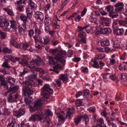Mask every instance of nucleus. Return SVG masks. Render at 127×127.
<instances>
[{
    "mask_svg": "<svg viewBox=\"0 0 127 127\" xmlns=\"http://www.w3.org/2000/svg\"><path fill=\"white\" fill-rule=\"evenodd\" d=\"M41 94L43 96L38 99L33 106H30V112L33 113L39 109L42 104L45 103L46 101V99L49 97V95L53 93V90L50 88V86L48 84H45L41 88Z\"/></svg>",
    "mask_w": 127,
    "mask_h": 127,
    "instance_id": "nucleus-1",
    "label": "nucleus"
},
{
    "mask_svg": "<svg viewBox=\"0 0 127 127\" xmlns=\"http://www.w3.org/2000/svg\"><path fill=\"white\" fill-rule=\"evenodd\" d=\"M40 62L37 59H32L30 62L29 64L28 65V67L31 70L32 72V74L30 76V78L34 79L36 78L37 75V72H38L39 76L43 80L46 81H48L49 80V77L47 74L44 75L45 72L44 70L42 68H36L34 65H36L37 66L40 65Z\"/></svg>",
    "mask_w": 127,
    "mask_h": 127,
    "instance_id": "nucleus-2",
    "label": "nucleus"
},
{
    "mask_svg": "<svg viewBox=\"0 0 127 127\" xmlns=\"http://www.w3.org/2000/svg\"><path fill=\"white\" fill-rule=\"evenodd\" d=\"M22 84V90L25 101L26 104H29L31 103L32 99V97L30 96L33 92L32 87H35L36 85L33 82L28 81L23 82Z\"/></svg>",
    "mask_w": 127,
    "mask_h": 127,
    "instance_id": "nucleus-3",
    "label": "nucleus"
},
{
    "mask_svg": "<svg viewBox=\"0 0 127 127\" xmlns=\"http://www.w3.org/2000/svg\"><path fill=\"white\" fill-rule=\"evenodd\" d=\"M66 54V52L65 51H61L55 55V58L52 56H48L47 58L48 59L49 63L51 65L54 66L57 64L58 61L64 64L65 62V56Z\"/></svg>",
    "mask_w": 127,
    "mask_h": 127,
    "instance_id": "nucleus-4",
    "label": "nucleus"
},
{
    "mask_svg": "<svg viewBox=\"0 0 127 127\" xmlns=\"http://www.w3.org/2000/svg\"><path fill=\"white\" fill-rule=\"evenodd\" d=\"M18 86H14L11 88L7 91L6 93L8 94L9 93L11 95H9L7 98L8 101L9 102H12L18 98L19 95L18 94H16L14 95H11L12 94L15 93L18 90Z\"/></svg>",
    "mask_w": 127,
    "mask_h": 127,
    "instance_id": "nucleus-5",
    "label": "nucleus"
},
{
    "mask_svg": "<svg viewBox=\"0 0 127 127\" xmlns=\"http://www.w3.org/2000/svg\"><path fill=\"white\" fill-rule=\"evenodd\" d=\"M42 113L41 111H38L34 114H32L29 118V121L35 122L41 120L42 119Z\"/></svg>",
    "mask_w": 127,
    "mask_h": 127,
    "instance_id": "nucleus-6",
    "label": "nucleus"
},
{
    "mask_svg": "<svg viewBox=\"0 0 127 127\" xmlns=\"http://www.w3.org/2000/svg\"><path fill=\"white\" fill-rule=\"evenodd\" d=\"M10 43L11 45L16 48L20 49H23L26 50L29 46V44L28 43H25L21 44L17 43L15 41H11Z\"/></svg>",
    "mask_w": 127,
    "mask_h": 127,
    "instance_id": "nucleus-7",
    "label": "nucleus"
},
{
    "mask_svg": "<svg viewBox=\"0 0 127 127\" xmlns=\"http://www.w3.org/2000/svg\"><path fill=\"white\" fill-rule=\"evenodd\" d=\"M91 61V64L92 67L96 68H98L100 66H102L104 65V63L101 61L99 62V64L98 62L99 60L96 57L92 59Z\"/></svg>",
    "mask_w": 127,
    "mask_h": 127,
    "instance_id": "nucleus-8",
    "label": "nucleus"
},
{
    "mask_svg": "<svg viewBox=\"0 0 127 127\" xmlns=\"http://www.w3.org/2000/svg\"><path fill=\"white\" fill-rule=\"evenodd\" d=\"M2 66L3 68L0 69V71L4 74H8L9 72V68L10 67V66L8 64L7 60L3 62Z\"/></svg>",
    "mask_w": 127,
    "mask_h": 127,
    "instance_id": "nucleus-9",
    "label": "nucleus"
},
{
    "mask_svg": "<svg viewBox=\"0 0 127 127\" xmlns=\"http://www.w3.org/2000/svg\"><path fill=\"white\" fill-rule=\"evenodd\" d=\"M34 16L36 19V20L40 24L42 23L44 18V16L42 12H36L34 14Z\"/></svg>",
    "mask_w": 127,
    "mask_h": 127,
    "instance_id": "nucleus-10",
    "label": "nucleus"
},
{
    "mask_svg": "<svg viewBox=\"0 0 127 127\" xmlns=\"http://www.w3.org/2000/svg\"><path fill=\"white\" fill-rule=\"evenodd\" d=\"M78 36L79 38V42L84 43V44L86 43V34L85 32L82 31L79 32Z\"/></svg>",
    "mask_w": 127,
    "mask_h": 127,
    "instance_id": "nucleus-11",
    "label": "nucleus"
},
{
    "mask_svg": "<svg viewBox=\"0 0 127 127\" xmlns=\"http://www.w3.org/2000/svg\"><path fill=\"white\" fill-rule=\"evenodd\" d=\"M9 25V20L2 17H0V27L2 28L5 27L4 28H6V27Z\"/></svg>",
    "mask_w": 127,
    "mask_h": 127,
    "instance_id": "nucleus-12",
    "label": "nucleus"
},
{
    "mask_svg": "<svg viewBox=\"0 0 127 127\" xmlns=\"http://www.w3.org/2000/svg\"><path fill=\"white\" fill-rule=\"evenodd\" d=\"M7 127H20V125L17 123L16 120L13 118L11 119Z\"/></svg>",
    "mask_w": 127,
    "mask_h": 127,
    "instance_id": "nucleus-13",
    "label": "nucleus"
},
{
    "mask_svg": "<svg viewBox=\"0 0 127 127\" xmlns=\"http://www.w3.org/2000/svg\"><path fill=\"white\" fill-rule=\"evenodd\" d=\"M25 112L24 109H20L14 112L13 114L14 116H16L17 118H19L24 115Z\"/></svg>",
    "mask_w": 127,
    "mask_h": 127,
    "instance_id": "nucleus-14",
    "label": "nucleus"
},
{
    "mask_svg": "<svg viewBox=\"0 0 127 127\" xmlns=\"http://www.w3.org/2000/svg\"><path fill=\"white\" fill-rule=\"evenodd\" d=\"M100 19L102 20L100 22L102 25L106 26H109L110 25V22H111V20L109 18L101 17Z\"/></svg>",
    "mask_w": 127,
    "mask_h": 127,
    "instance_id": "nucleus-15",
    "label": "nucleus"
},
{
    "mask_svg": "<svg viewBox=\"0 0 127 127\" xmlns=\"http://www.w3.org/2000/svg\"><path fill=\"white\" fill-rule=\"evenodd\" d=\"M33 10V9H32L28 5L26 7V14L31 22L32 21L31 18L32 17Z\"/></svg>",
    "mask_w": 127,
    "mask_h": 127,
    "instance_id": "nucleus-16",
    "label": "nucleus"
},
{
    "mask_svg": "<svg viewBox=\"0 0 127 127\" xmlns=\"http://www.w3.org/2000/svg\"><path fill=\"white\" fill-rule=\"evenodd\" d=\"M34 31L35 35L33 37V39L35 42L39 41V37L38 36L40 34L41 32L40 30L37 28H35Z\"/></svg>",
    "mask_w": 127,
    "mask_h": 127,
    "instance_id": "nucleus-17",
    "label": "nucleus"
},
{
    "mask_svg": "<svg viewBox=\"0 0 127 127\" xmlns=\"http://www.w3.org/2000/svg\"><path fill=\"white\" fill-rule=\"evenodd\" d=\"M115 10L116 11H121L123 8L124 5L122 2H119L115 4Z\"/></svg>",
    "mask_w": 127,
    "mask_h": 127,
    "instance_id": "nucleus-18",
    "label": "nucleus"
},
{
    "mask_svg": "<svg viewBox=\"0 0 127 127\" xmlns=\"http://www.w3.org/2000/svg\"><path fill=\"white\" fill-rule=\"evenodd\" d=\"M74 109L72 107L69 108L68 111L66 114V118L67 119H70L72 117L73 113L74 112Z\"/></svg>",
    "mask_w": 127,
    "mask_h": 127,
    "instance_id": "nucleus-19",
    "label": "nucleus"
},
{
    "mask_svg": "<svg viewBox=\"0 0 127 127\" xmlns=\"http://www.w3.org/2000/svg\"><path fill=\"white\" fill-rule=\"evenodd\" d=\"M59 78L63 82L65 83H66L68 80L67 75L65 74H60Z\"/></svg>",
    "mask_w": 127,
    "mask_h": 127,
    "instance_id": "nucleus-20",
    "label": "nucleus"
},
{
    "mask_svg": "<svg viewBox=\"0 0 127 127\" xmlns=\"http://www.w3.org/2000/svg\"><path fill=\"white\" fill-rule=\"evenodd\" d=\"M44 41L41 40L40 39H39V41H37L36 42H39L40 43L43 44L44 45L47 44L49 42L50 40L49 36H46L43 38Z\"/></svg>",
    "mask_w": 127,
    "mask_h": 127,
    "instance_id": "nucleus-21",
    "label": "nucleus"
},
{
    "mask_svg": "<svg viewBox=\"0 0 127 127\" xmlns=\"http://www.w3.org/2000/svg\"><path fill=\"white\" fill-rule=\"evenodd\" d=\"M7 57L12 62L14 63L17 62H18L20 60L19 58L11 55L7 56Z\"/></svg>",
    "mask_w": 127,
    "mask_h": 127,
    "instance_id": "nucleus-22",
    "label": "nucleus"
},
{
    "mask_svg": "<svg viewBox=\"0 0 127 127\" xmlns=\"http://www.w3.org/2000/svg\"><path fill=\"white\" fill-rule=\"evenodd\" d=\"M28 3V5L31 7L32 9L34 10L37 8V5L32 0H29Z\"/></svg>",
    "mask_w": 127,
    "mask_h": 127,
    "instance_id": "nucleus-23",
    "label": "nucleus"
},
{
    "mask_svg": "<svg viewBox=\"0 0 127 127\" xmlns=\"http://www.w3.org/2000/svg\"><path fill=\"white\" fill-rule=\"evenodd\" d=\"M113 32L115 34L117 35H122L124 31L123 29H114Z\"/></svg>",
    "mask_w": 127,
    "mask_h": 127,
    "instance_id": "nucleus-24",
    "label": "nucleus"
},
{
    "mask_svg": "<svg viewBox=\"0 0 127 127\" xmlns=\"http://www.w3.org/2000/svg\"><path fill=\"white\" fill-rule=\"evenodd\" d=\"M117 24H118L120 25H122L127 27V17L125 18V20H117L116 21Z\"/></svg>",
    "mask_w": 127,
    "mask_h": 127,
    "instance_id": "nucleus-25",
    "label": "nucleus"
},
{
    "mask_svg": "<svg viewBox=\"0 0 127 127\" xmlns=\"http://www.w3.org/2000/svg\"><path fill=\"white\" fill-rule=\"evenodd\" d=\"M52 67L54 69H49V70H51L53 71V72L56 73L57 74H59V73L60 71L58 70L57 69L61 68L60 65L59 64H57L54 66H52Z\"/></svg>",
    "mask_w": 127,
    "mask_h": 127,
    "instance_id": "nucleus-26",
    "label": "nucleus"
},
{
    "mask_svg": "<svg viewBox=\"0 0 127 127\" xmlns=\"http://www.w3.org/2000/svg\"><path fill=\"white\" fill-rule=\"evenodd\" d=\"M59 118L58 121L59 122L58 124L59 125H61V124H63L66 118L62 115H60L58 116Z\"/></svg>",
    "mask_w": 127,
    "mask_h": 127,
    "instance_id": "nucleus-27",
    "label": "nucleus"
},
{
    "mask_svg": "<svg viewBox=\"0 0 127 127\" xmlns=\"http://www.w3.org/2000/svg\"><path fill=\"white\" fill-rule=\"evenodd\" d=\"M120 79L123 81L126 80L127 79V73H121L118 75Z\"/></svg>",
    "mask_w": 127,
    "mask_h": 127,
    "instance_id": "nucleus-28",
    "label": "nucleus"
},
{
    "mask_svg": "<svg viewBox=\"0 0 127 127\" xmlns=\"http://www.w3.org/2000/svg\"><path fill=\"white\" fill-rule=\"evenodd\" d=\"M81 119L83 118L85 121L86 125L88 124L89 123V118L88 116L86 115H81Z\"/></svg>",
    "mask_w": 127,
    "mask_h": 127,
    "instance_id": "nucleus-29",
    "label": "nucleus"
},
{
    "mask_svg": "<svg viewBox=\"0 0 127 127\" xmlns=\"http://www.w3.org/2000/svg\"><path fill=\"white\" fill-rule=\"evenodd\" d=\"M20 18L21 20L23 21V23H26L28 21L27 19H29L28 16H26L25 15L22 13L20 14Z\"/></svg>",
    "mask_w": 127,
    "mask_h": 127,
    "instance_id": "nucleus-30",
    "label": "nucleus"
},
{
    "mask_svg": "<svg viewBox=\"0 0 127 127\" xmlns=\"http://www.w3.org/2000/svg\"><path fill=\"white\" fill-rule=\"evenodd\" d=\"M0 84L2 86H7L6 81L2 75H0Z\"/></svg>",
    "mask_w": 127,
    "mask_h": 127,
    "instance_id": "nucleus-31",
    "label": "nucleus"
},
{
    "mask_svg": "<svg viewBox=\"0 0 127 127\" xmlns=\"http://www.w3.org/2000/svg\"><path fill=\"white\" fill-rule=\"evenodd\" d=\"M111 42L113 44V46L114 48H119L120 47L119 42L117 40L112 41Z\"/></svg>",
    "mask_w": 127,
    "mask_h": 127,
    "instance_id": "nucleus-32",
    "label": "nucleus"
},
{
    "mask_svg": "<svg viewBox=\"0 0 127 127\" xmlns=\"http://www.w3.org/2000/svg\"><path fill=\"white\" fill-rule=\"evenodd\" d=\"M82 99H77L75 101V104L77 106H83L84 103L82 101Z\"/></svg>",
    "mask_w": 127,
    "mask_h": 127,
    "instance_id": "nucleus-33",
    "label": "nucleus"
},
{
    "mask_svg": "<svg viewBox=\"0 0 127 127\" xmlns=\"http://www.w3.org/2000/svg\"><path fill=\"white\" fill-rule=\"evenodd\" d=\"M109 40L107 39H105L100 42L101 45L103 47L108 46L110 45Z\"/></svg>",
    "mask_w": 127,
    "mask_h": 127,
    "instance_id": "nucleus-34",
    "label": "nucleus"
},
{
    "mask_svg": "<svg viewBox=\"0 0 127 127\" xmlns=\"http://www.w3.org/2000/svg\"><path fill=\"white\" fill-rule=\"evenodd\" d=\"M103 120L102 119H100L98 122V124L95 127L93 126L91 127H103Z\"/></svg>",
    "mask_w": 127,
    "mask_h": 127,
    "instance_id": "nucleus-35",
    "label": "nucleus"
},
{
    "mask_svg": "<svg viewBox=\"0 0 127 127\" xmlns=\"http://www.w3.org/2000/svg\"><path fill=\"white\" fill-rule=\"evenodd\" d=\"M81 120V115L80 116H77L74 118V122L76 125H78Z\"/></svg>",
    "mask_w": 127,
    "mask_h": 127,
    "instance_id": "nucleus-36",
    "label": "nucleus"
},
{
    "mask_svg": "<svg viewBox=\"0 0 127 127\" xmlns=\"http://www.w3.org/2000/svg\"><path fill=\"white\" fill-rule=\"evenodd\" d=\"M114 6L111 5H108L105 7V9L106 11L109 12V13L113 11L114 10Z\"/></svg>",
    "mask_w": 127,
    "mask_h": 127,
    "instance_id": "nucleus-37",
    "label": "nucleus"
},
{
    "mask_svg": "<svg viewBox=\"0 0 127 127\" xmlns=\"http://www.w3.org/2000/svg\"><path fill=\"white\" fill-rule=\"evenodd\" d=\"M7 82L9 83L11 85H14L16 80L15 79L11 77H8L7 78Z\"/></svg>",
    "mask_w": 127,
    "mask_h": 127,
    "instance_id": "nucleus-38",
    "label": "nucleus"
},
{
    "mask_svg": "<svg viewBox=\"0 0 127 127\" xmlns=\"http://www.w3.org/2000/svg\"><path fill=\"white\" fill-rule=\"evenodd\" d=\"M120 58L121 60L127 61V53L125 52L121 54L120 57Z\"/></svg>",
    "mask_w": 127,
    "mask_h": 127,
    "instance_id": "nucleus-39",
    "label": "nucleus"
},
{
    "mask_svg": "<svg viewBox=\"0 0 127 127\" xmlns=\"http://www.w3.org/2000/svg\"><path fill=\"white\" fill-rule=\"evenodd\" d=\"M101 31L104 34H108L111 32V30L109 28H104L101 29Z\"/></svg>",
    "mask_w": 127,
    "mask_h": 127,
    "instance_id": "nucleus-40",
    "label": "nucleus"
},
{
    "mask_svg": "<svg viewBox=\"0 0 127 127\" xmlns=\"http://www.w3.org/2000/svg\"><path fill=\"white\" fill-rule=\"evenodd\" d=\"M83 96L84 98H88V95L90 94L89 91L88 90L85 89L83 91Z\"/></svg>",
    "mask_w": 127,
    "mask_h": 127,
    "instance_id": "nucleus-41",
    "label": "nucleus"
},
{
    "mask_svg": "<svg viewBox=\"0 0 127 127\" xmlns=\"http://www.w3.org/2000/svg\"><path fill=\"white\" fill-rule=\"evenodd\" d=\"M89 20L91 23V24L94 25L95 24H96V22L97 21V20L96 18L91 17Z\"/></svg>",
    "mask_w": 127,
    "mask_h": 127,
    "instance_id": "nucleus-42",
    "label": "nucleus"
},
{
    "mask_svg": "<svg viewBox=\"0 0 127 127\" xmlns=\"http://www.w3.org/2000/svg\"><path fill=\"white\" fill-rule=\"evenodd\" d=\"M4 10L7 12V14L11 16L14 15V14L11 10L7 8H4Z\"/></svg>",
    "mask_w": 127,
    "mask_h": 127,
    "instance_id": "nucleus-43",
    "label": "nucleus"
},
{
    "mask_svg": "<svg viewBox=\"0 0 127 127\" xmlns=\"http://www.w3.org/2000/svg\"><path fill=\"white\" fill-rule=\"evenodd\" d=\"M106 56L103 53H101L96 55V57L97 59L99 60H101L104 58Z\"/></svg>",
    "mask_w": 127,
    "mask_h": 127,
    "instance_id": "nucleus-44",
    "label": "nucleus"
},
{
    "mask_svg": "<svg viewBox=\"0 0 127 127\" xmlns=\"http://www.w3.org/2000/svg\"><path fill=\"white\" fill-rule=\"evenodd\" d=\"M109 15L110 17L113 18H116L118 16V14L117 13L113 11L109 13Z\"/></svg>",
    "mask_w": 127,
    "mask_h": 127,
    "instance_id": "nucleus-45",
    "label": "nucleus"
},
{
    "mask_svg": "<svg viewBox=\"0 0 127 127\" xmlns=\"http://www.w3.org/2000/svg\"><path fill=\"white\" fill-rule=\"evenodd\" d=\"M9 23H10V24L11 27L13 29H15L16 28V23L14 21L9 20Z\"/></svg>",
    "mask_w": 127,
    "mask_h": 127,
    "instance_id": "nucleus-46",
    "label": "nucleus"
},
{
    "mask_svg": "<svg viewBox=\"0 0 127 127\" xmlns=\"http://www.w3.org/2000/svg\"><path fill=\"white\" fill-rule=\"evenodd\" d=\"M34 34L33 30L32 29L28 31V34L30 38H31Z\"/></svg>",
    "mask_w": 127,
    "mask_h": 127,
    "instance_id": "nucleus-47",
    "label": "nucleus"
},
{
    "mask_svg": "<svg viewBox=\"0 0 127 127\" xmlns=\"http://www.w3.org/2000/svg\"><path fill=\"white\" fill-rule=\"evenodd\" d=\"M50 17H49L48 16H45L44 21L46 24L47 25H49V22L50 21Z\"/></svg>",
    "mask_w": 127,
    "mask_h": 127,
    "instance_id": "nucleus-48",
    "label": "nucleus"
},
{
    "mask_svg": "<svg viewBox=\"0 0 127 127\" xmlns=\"http://www.w3.org/2000/svg\"><path fill=\"white\" fill-rule=\"evenodd\" d=\"M3 52L5 53H10L11 52V50L8 49L7 47H4L3 49Z\"/></svg>",
    "mask_w": 127,
    "mask_h": 127,
    "instance_id": "nucleus-49",
    "label": "nucleus"
},
{
    "mask_svg": "<svg viewBox=\"0 0 127 127\" xmlns=\"http://www.w3.org/2000/svg\"><path fill=\"white\" fill-rule=\"evenodd\" d=\"M0 36L1 39H4L6 37L5 33L0 30Z\"/></svg>",
    "mask_w": 127,
    "mask_h": 127,
    "instance_id": "nucleus-50",
    "label": "nucleus"
},
{
    "mask_svg": "<svg viewBox=\"0 0 127 127\" xmlns=\"http://www.w3.org/2000/svg\"><path fill=\"white\" fill-rule=\"evenodd\" d=\"M55 33V31L52 30L49 31L48 33L52 37L55 38L56 35Z\"/></svg>",
    "mask_w": 127,
    "mask_h": 127,
    "instance_id": "nucleus-51",
    "label": "nucleus"
},
{
    "mask_svg": "<svg viewBox=\"0 0 127 127\" xmlns=\"http://www.w3.org/2000/svg\"><path fill=\"white\" fill-rule=\"evenodd\" d=\"M19 63L22 65H25L28 64L27 61L25 59H22V61L19 62Z\"/></svg>",
    "mask_w": 127,
    "mask_h": 127,
    "instance_id": "nucleus-52",
    "label": "nucleus"
},
{
    "mask_svg": "<svg viewBox=\"0 0 127 127\" xmlns=\"http://www.w3.org/2000/svg\"><path fill=\"white\" fill-rule=\"evenodd\" d=\"M27 0H19L17 1V4L18 5H20L22 3L25 4Z\"/></svg>",
    "mask_w": 127,
    "mask_h": 127,
    "instance_id": "nucleus-53",
    "label": "nucleus"
},
{
    "mask_svg": "<svg viewBox=\"0 0 127 127\" xmlns=\"http://www.w3.org/2000/svg\"><path fill=\"white\" fill-rule=\"evenodd\" d=\"M80 69L82 72L83 73H87L88 72V69L86 67H81Z\"/></svg>",
    "mask_w": 127,
    "mask_h": 127,
    "instance_id": "nucleus-54",
    "label": "nucleus"
},
{
    "mask_svg": "<svg viewBox=\"0 0 127 127\" xmlns=\"http://www.w3.org/2000/svg\"><path fill=\"white\" fill-rule=\"evenodd\" d=\"M25 30L22 27H19L18 28V31L20 34H24Z\"/></svg>",
    "mask_w": 127,
    "mask_h": 127,
    "instance_id": "nucleus-55",
    "label": "nucleus"
},
{
    "mask_svg": "<svg viewBox=\"0 0 127 127\" xmlns=\"http://www.w3.org/2000/svg\"><path fill=\"white\" fill-rule=\"evenodd\" d=\"M110 79L112 81L115 80L116 77L115 75L113 74H110L109 73V75L108 76Z\"/></svg>",
    "mask_w": 127,
    "mask_h": 127,
    "instance_id": "nucleus-56",
    "label": "nucleus"
},
{
    "mask_svg": "<svg viewBox=\"0 0 127 127\" xmlns=\"http://www.w3.org/2000/svg\"><path fill=\"white\" fill-rule=\"evenodd\" d=\"M54 25L56 28L59 29L60 28L59 23H58L56 20H55L54 22Z\"/></svg>",
    "mask_w": 127,
    "mask_h": 127,
    "instance_id": "nucleus-57",
    "label": "nucleus"
},
{
    "mask_svg": "<svg viewBox=\"0 0 127 127\" xmlns=\"http://www.w3.org/2000/svg\"><path fill=\"white\" fill-rule=\"evenodd\" d=\"M61 80L59 78L56 79L55 80L56 83L58 85V86L59 87H60L62 85V82Z\"/></svg>",
    "mask_w": 127,
    "mask_h": 127,
    "instance_id": "nucleus-58",
    "label": "nucleus"
},
{
    "mask_svg": "<svg viewBox=\"0 0 127 127\" xmlns=\"http://www.w3.org/2000/svg\"><path fill=\"white\" fill-rule=\"evenodd\" d=\"M28 72L26 69H24L23 72H20V76H22L25 75V74Z\"/></svg>",
    "mask_w": 127,
    "mask_h": 127,
    "instance_id": "nucleus-59",
    "label": "nucleus"
},
{
    "mask_svg": "<svg viewBox=\"0 0 127 127\" xmlns=\"http://www.w3.org/2000/svg\"><path fill=\"white\" fill-rule=\"evenodd\" d=\"M84 29L83 27L78 26L77 27V32H79L81 31H82Z\"/></svg>",
    "mask_w": 127,
    "mask_h": 127,
    "instance_id": "nucleus-60",
    "label": "nucleus"
},
{
    "mask_svg": "<svg viewBox=\"0 0 127 127\" xmlns=\"http://www.w3.org/2000/svg\"><path fill=\"white\" fill-rule=\"evenodd\" d=\"M81 60V58L79 57H75L72 59V60L76 62H78Z\"/></svg>",
    "mask_w": 127,
    "mask_h": 127,
    "instance_id": "nucleus-61",
    "label": "nucleus"
},
{
    "mask_svg": "<svg viewBox=\"0 0 127 127\" xmlns=\"http://www.w3.org/2000/svg\"><path fill=\"white\" fill-rule=\"evenodd\" d=\"M52 43L54 46H55L59 43V42L57 40L54 39L52 41Z\"/></svg>",
    "mask_w": 127,
    "mask_h": 127,
    "instance_id": "nucleus-62",
    "label": "nucleus"
},
{
    "mask_svg": "<svg viewBox=\"0 0 127 127\" xmlns=\"http://www.w3.org/2000/svg\"><path fill=\"white\" fill-rule=\"evenodd\" d=\"M45 113L48 116H52L53 115L49 109H48L46 111Z\"/></svg>",
    "mask_w": 127,
    "mask_h": 127,
    "instance_id": "nucleus-63",
    "label": "nucleus"
},
{
    "mask_svg": "<svg viewBox=\"0 0 127 127\" xmlns=\"http://www.w3.org/2000/svg\"><path fill=\"white\" fill-rule=\"evenodd\" d=\"M87 11V9L86 8H84L83 10L81 13V16L83 17L86 14Z\"/></svg>",
    "mask_w": 127,
    "mask_h": 127,
    "instance_id": "nucleus-64",
    "label": "nucleus"
}]
</instances>
